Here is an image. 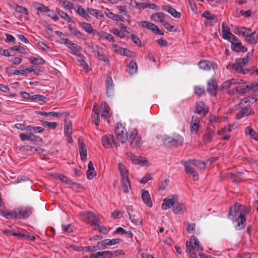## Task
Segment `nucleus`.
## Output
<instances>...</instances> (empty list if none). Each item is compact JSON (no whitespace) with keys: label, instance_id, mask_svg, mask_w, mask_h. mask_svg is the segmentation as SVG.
Instances as JSON below:
<instances>
[{"label":"nucleus","instance_id":"nucleus-1","mask_svg":"<svg viewBox=\"0 0 258 258\" xmlns=\"http://www.w3.org/2000/svg\"><path fill=\"white\" fill-rule=\"evenodd\" d=\"M209 161L202 162L196 160H189L186 162H182V164L185 167V170L187 174H189L194 171H196L194 167L199 168L201 169H204L206 165H208Z\"/></svg>","mask_w":258,"mask_h":258},{"label":"nucleus","instance_id":"nucleus-2","mask_svg":"<svg viewBox=\"0 0 258 258\" xmlns=\"http://www.w3.org/2000/svg\"><path fill=\"white\" fill-rule=\"evenodd\" d=\"M127 140H128L130 146L133 148H139L141 147L143 143L141 136L139 135L138 131L135 128L128 131Z\"/></svg>","mask_w":258,"mask_h":258},{"label":"nucleus","instance_id":"nucleus-3","mask_svg":"<svg viewBox=\"0 0 258 258\" xmlns=\"http://www.w3.org/2000/svg\"><path fill=\"white\" fill-rule=\"evenodd\" d=\"M115 134L117 139L123 144L126 143L128 137V132L126 131L125 128L121 124H117L115 128Z\"/></svg>","mask_w":258,"mask_h":258},{"label":"nucleus","instance_id":"nucleus-4","mask_svg":"<svg viewBox=\"0 0 258 258\" xmlns=\"http://www.w3.org/2000/svg\"><path fill=\"white\" fill-rule=\"evenodd\" d=\"M126 211L131 221L135 225H142L143 220H140L138 216V212L133 208L132 206L126 207Z\"/></svg>","mask_w":258,"mask_h":258},{"label":"nucleus","instance_id":"nucleus-5","mask_svg":"<svg viewBox=\"0 0 258 258\" xmlns=\"http://www.w3.org/2000/svg\"><path fill=\"white\" fill-rule=\"evenodd\" d=\"M216 127L214 125H208L206 131V133L203 137V142L207 144L212 141L215 136Z\"/></svg>","mask_w":258,"mask_h":258},{"label":"nucleus","instance_id":"nucleus-6","mask_svg":"<svg viewBox=\"0 0 258 258\" xmlns=\"http://www.w3.org/2000/svg\"><path fill=\"white\" fill-rule=\"evenodd\" d=\"M16 218L19 219L27 218L32 213L30 208L19 207L15 208Z\"/></svg>","mask_w":258,"mask_h":258},{"label":"nucleus","instance_id":"nucleus-7","mask_svg":"<svg viewBox=\"0 0 258 258\" xmlns=\"http://www.w3.org/2000/svg\"><path fill=\"white\" fill-rule=\"evenodd\" d=\"M139 25L143 28H146L152 31L156 34L163 35L164 33L162 32L155 24L148 21H141L139 23Z\"/></svg>","mask_w":258,"mask_h":258},{"label":"nucleus","instance_id":"nucleus-8","mask_svg":"<svg viewBox=\"0 0 258 258\" xmlns=\"http://www.w3.org/2000/svg\"><path fill=\"white\" fill-rule=\"evenodd\" d=\"M80 215L81 219L86 222H92L93 224L97 225V223L98 222V218L92 212H83L80 213Z\"/></svg>","mask_w":258,"mask_h":258},{"label":"nucleus","instance_id":"nucleus-9","mask_svg":"<svg viewBox=\"0 0 258 258\" xmlns=\"http://www.w3.org/2000/svg\"><path fill=\"white\" fill-rule=\"evenodd\" d=\"M101 141L103 146L105 148H110L113 145H115L116 147H117L119 146V144H117L115 142L114 137L111 134H107L103 136L102 138Z\"/></svg>","mask_w":258,"mask_h":258},{"label":"nucleus","instance_id":"nucleus-10","mask_svg":"<svg viewBox=\"0 0 258 258\" xmlns=\"http://www.w3.org/2000/svg\"><path fill=\"white\" fill-rule=\"evenodd\" d=\"M186 247L187 249L192 248L194 250L202 251L203 248L200 246V242L198 238L194 235L191 236L189 242L186 241Z\"/></svg>","mask_w":258,"mask_h":258},{"label":"nucleus","instance_id":"nucleus-11","mask_svg":"<svg viewBox=\"0 0 258 258\" xmlns=\"http://www.w3.org/2000/svg\"><path fill=\"white\" fill-rule=\"evenodd\" d=\"M207 90L210 95L213 96H216L217 85L216 80L214 77L212 78L208 81Z\"/></svg>","mask_w":258,"mask_h":258},{"label":"nucleus","instance_id":"nucleus-12","mask_svg":"<svg viewBox=\"0 0 258 258\" xmlns=\"http://www.w3.org/2000/svg\"><path fill=\"white\" fill-rule=\"evenodd\" d=\"M209 112V108L203 101H200L196 103V109L195 112L201 114L203 117H205Z\"/></svg>","mask_w":258,"mask_h":258},{"label":"nucleus","instance_id":"nucleus-13","mask_svg":"<svg viewBox=\"0 0 258 258\" xmlns=\"http://www.w3.org/2000/svg\"><path fill=\"white\" fill-rule=\"evenodd\" d=\"M177 199V197L174 196H170L164 199L162 205V210H165L171 207H173L175 204L176 203Z\"/></svg>","mask_w":258,"mask_h":258},{"label":"nucleus","instance_id":"nucleus-14","mask_svg":"<svg viewBox=\"0 0 258 258\" xmlns=\"http://www.w3.org/2000/svg\"><path fill=\"white\" fill-rule=\"evenodd\" d=\"M240 214V210L238 203H235L230 208L229 213L228 214V218L232 220H235L237 217H238Z\"/></svg>","mask_w":258,"mask_h":258},{"label":"nucleus","instance_id":"nucleus-15","mask_svg":"<svg viewBox=\"0 0 258 258\" xmlns=\"http://www.w3.org/2000/svg\"><path fill=\"white\" fill-rule=\"evenodd\" d=\"M200 126V119L197 116H192L190 123V130L192 134H197Z\"/></svg>","mask_w":258,"mask_h":258},{"label":"nucleus","instance_id":"nucleus-16","mask_svg":"<svg viewBox=\"0 0 258 258\" xmlns=\"http://www.w3.org/2000/svg\"><path fill=\"white\" fill-rule=\"evenodd\" d=\"M78 141L81 159L82 161H85L87 159V149L85 147V144L84 143L83 139L82 138H80Z\"/></svg>","mask_w":258,"mask_h":258},{"label":"nucleus","instance_id":"nucleus-17","mask_svg":"<svg viewBox=\"0 0 258 258\" xmlns=\"http://www.w3.org/2000/svg\"><path fill=\"white\" fill-rule=\"evenodd\" d=\"M231 49L235 52H245L247 48L243 46L241 42H235L231 44Z\"/></svg>","mask_w":258,"mask_h":258},{"label":"nucleus","instance_id":"nucleus-18","mask_svg":"<svg viewBox=\"0 0 258 258\" xmlns=\"http://www.w3.org/2000/svg\"><path fill=\"white\" fill-rule=\"evenodd\" d=\"M254 111L250 107H243L241 110L238 112L236 116L237 119L241 118L242 117L248 116L250 114H253Z\"/></svg>","mask_w":258,"mask_h":258},{"label":"nucleus","instance_id":"nucleus-19","mask_svg":"<svg viewBox=\"0 0 258 258\" xmlns=\"http://www.w3.org/2000/svg\"><path fill=\"white\" fill-rule=\"evenodd\" d=\"M235 221L237 223V225L235 226V229L236 230H241L245 227L246 220L244 216L239 215L238 217L235 219Z\"/></svg>","mask_w":258,"mask_h":258},{"label":"nucleus","instance_id":"nucleus-20","mask_svg":"<svg viewBox=\"0 0 258 258\" xmlns=\"http://www.w3.org/2000/svg\"><path fill=\"white\" fill-rule=\"evenodd\" d=\"M162 9L169 13L173 17L176 18H179L181 17V14L179 12H177L175 9L172 8L169 5L163 6Z\"/></svg>","mask_w":258,"mask_h":258},{"label":"nucleus","instance_id":"nucleus-21","mask_svg":"<svg viewBox=\"0 0 258 258\" xmlns=\"http://www.w3.org/2000/svg\"><path fill=\"white\" fill-rule=\"evenodd\" d=\"M122 240L119 238H114L112 239H106L98 242V245H112L120 243Z\"/></svg>","mask_w":258,"mask_h":258},{"label":"nucleus","instance_id":"nucleus-22","mask_svg":"<svg viewBox=\"0 0 258 258\" xmlns=\"http://www.w3.org/2000/svg\"><path fill=\"white\" fill-rule=\"evenodd\" d=\"M142 198L145 204L150 207L152 206V202L148 191L144 189L142 190Z\"/></svg>","mask_w":258,"mask_h":258},{"label":"nucleus","instance_id":"nucleus-23","mask_svg":"<svg viewBox=\"0 0 258 258\" xmlns=\"http://www.w3.org/2000/svg\"><path fill=\"white\" fill-rule=\"evenodd\" d=\"M34 8L37 10V14L40 15V13L43 14L48 12V8L42 4L35 3L33 4Z\"/></svg>","mask_w":258,"mask_h":258},{"label":"nucleus","instance_id":"nucleus-24","mask_svg":"<svg viewBox=\"0 0 258 258\" xmlns=\"http://www.w3.org/2000/svg\"><path fill=\"white\" fill-rule=\"evenodd\" d=\"M112 47L115 48V52L119 54H123L127 56L130 55L131 52L127 49L117 46L116 44H112Z\"/></svg>","mask_w":258,"mask_h":258},{"label":"nucleus","instance_id":"nucleus-25","mask_svg":"<svg viewBox=\"0 0 258 258\" xmlns=\"http://www.w3.org/2000/svg\"><path fill=\"white\" fill-rule=\"evenodd\" d=\"M77 10H76V9H75L76 13H77L79 15L83 17L84 19H85L87 21H89L90 19V17L88 14L87 10L86 11L84 8L79 6H77Z\"/></svg>","mask_w":258,"mask_h":258},{"label":"nucleus","instance_id":"nucleus-26","mask_svg":"<svg viewBox=\"0 0 258 258\" xmlns=\"http://www.w3.org/2000/svg\"><path fill=\"white\" fill-rule=\"evenodd\" d=\"M118 170L121 176V179L128 178V171L127 170L125 166L119 163L118 165Z\"/></svg>","mask_w":258,"mask_h":258},{"label":"nucleus","instance_id":"nucleus-27","mask_svg":"<svg viewBox=\"0 0 258 258\" xmlns=\"http://www.w3.org/2000/svg\"><path fill=\"white\" fill-rule=\"evenodd\" d=\"M87 12L90 15L95 17L98 19L101 20L104 17L103 13L101 11H99V10L96 9H94L92 8H88Z\"/></svg>","mask_w":258,"mask_h":258},{"label":"nucleus","instance_id":"nucleus-28","mask_svg":"<svg viewBox=\"0 0 258 258\" xmlns=\"http://www.w3.org/2000/svg\"><path fill=\"white\" fill-rule=\"evenodd\" d=\"M255 32H251V34L245 38V41L250 44H255L257 43L258 36H255Z\"/></svg>","mask_w":258,"mask_h":258},{"label":"nucleus","instance_id":"nucleus-29","mask_svg":"<svg viewBox=\"0 0 258 258\" xmlns=\"http://www.w3.org/2000/svg\"><path fill=\"white\" fill-rule=\"evenodd\" d=\"M64 134L66 136H71L72 132V123L71 120L68 119L64 120Z\"/></svg>","mask_w":258,"mask_h":258},{"label":"nucleus","instance_id":"nucleus-30","mask_svg":"<svg viewBox=\"0 0 258 258\" xmlns=\"http://www.w3.org/2000/svg\"><path fill=\"white\" fill-rule=\"evenodd\" d=\"M6 72L9 75V76H11L18 75L19 74L24 75L25 71L24 70H13V67H7L6 69Z\"/></svg>","mask_w":258,"mask_h":258},{"label":"nucleus","instance_id":"nucleus-31","mask_svg":"<svg viewBox=\"0 0 258 258\" xmlns=\"http://www.w3.org/2000/svg\"><path fill=\"white\" fill-rule=\"evenodd\" d=\"M200 67L205 70H210L213 68L212 63L207 60H203L199 62Z\"/></svg>","mask_w":258,"mask_h":258},{"label":"nucleus","instance_id":"nucleus-32","mask_svg":"<svg viewBox=\"0 0 258 258\" xmlns=\"http://www.w3.org/2000/svg\"><path fill=\"white\" fill-rule=\"evenodd\" d=\"M107 11H108V12L106 13V14L109 18L111 19L116 21H124L125 18L122 15L114 14L113 13L109 12L108 10H107Z\"/></svg>","mask_w":258,"mask_h":258},{"label":"nucleus","instance_id":"nucleus-33","mask_svg":"<svg viewBox=\"0 0 258 258\" xmlns=\"http://www.w3.org/2000/svg\"><path fill=\"white\" fill-rule=\"evenodd\" d=\"M151 18L155 21H159L163 24L165 21V15L161 12L157 13L152 15Z\"/></svg>","mask_w":258,"mask_h":258},{"label":"nucleus","instance_id":"nucleus-34","mask_svg":"<svg viewBox=\"0 0 258 258\" xmlns=\"http://www.w3.org/2000/svg\"><path fill=\"white\" fill-rule=\"evenodd\" d=\"M131 159L134 163L140 164L142 165H146L147 163L145 158L143 157H138L136 156H132Z\"/></svg>","mask_w":258,"mask_h":258},{"label":"nucleus","instance_id":"nucleus-35","mask_svg":"<svg viewBox=\"0 0 258 258\" xmlns=\"http://www.w3.org/2000/svg\"><path fill=\"white\" fill-rule=\"evenodd\" d=\"M249 60L245 56L243 58H239L236 59V62L237 63L236 68H243L247 66L249 62Z\"/></svg>","mask_w":258,"mask_h":258},{"label":"nucleus","instance_id":"nucleus-36","mask_svg":"<svg viewBox=\"0 0 258 258\" xmlns=\"http://www.w3.org/2000/svg\"><path fill=\"white\" fill-rule=\"evenodd\" d=\"M80 25L82 29L87 33L89 34H91L96 31L95 29H94L91 26V25L89 23L86 22L80 23Z\"/></svg>","mask_w":258,"mask_h":258},{"label":"nucleus","instance_id":"nucleus-37","mask_svg":"<svg viewBox=\"0 0 258 258\" xmlns=\"http://www.w3.org/2000/svg\"><path fill=\"white\" fill-rule=\"evenodd\" d=\"M257 95L254 94L243 99L239 103V105H242L244 103H254L257 100Z\"/></svg>","mask_w":258,"mask_h":258},{"label":"nucleus","instance_id":"nucleus-38","mask_svg":"<svg viewBox=\"0 0 258 258\" xmlns=\"http://www.w3.org/2000/svg\"><path fill=\"white\" fill-rule=\"evenodd\" d=\"M128 73L132 75L137 73L138 70V66L136 61H131L128 64H127Z\"/></svg>","mask_w":258,"mask_h":258},{"label":"nucleus","instance_id":"nucleus-39","mask_svg":"<svg viewBox=\"0 0 258 258\" xmlns=\"http://www.w3.org/2000/svg\"><path fill=\"white\" fill-rule=\"evenodd\" d=\"M23 148L24 149V150H26L27 151H31L33 149H34L35 151H39V153L42 155V156L41 157V158L42 159L46 160L47 159V156L43 153V152H45V151L44 150H42V149H41L40 148L37 149H36V148H35L34 147H32V146H25L23 147Z\"/></svg>","mask_w":258,"mask_h":258},{"label":"nucleus","instance_id":"nucleus-40","mask_svg":"<svg viewBox=\"0 0 258 258\" xmlns=\"http://www.w3.org/2000/svg\"><path fill=\"white\" fill-rule=\"evenodd\" d=\"M172 146L178 147L182 144L183 139L179 135H176L173 137Z\"/></svg>","mask_w":258,"mask_h":258},{"label":"nucleus","instance_id":"nucleus-41","mask_svg":"<svg viewBox=\"0 0 258 258\" xmlns=\"http://www.w3.org/2000/svg\"><path fill=\"white\" fill-rule=\"evenodd\" d=\"M122 187L124 193H128L131 189L128 178L121 179Z\"/></svg>","mask_w":258,"mask_h":258},{"label":"nucleus","instance_id":"nucleus-42","mask_svg":"<svg viewBox=\"0 0 258 258\" xmlns=\"http://www.w3.org/2000/svg\"><path fill=\"white\" fill-rule=\"evenodd\" d=\"M15 209L13 212H9L7 210H0V215L6 217V218H16Z\"/></svg>","mask_w":258,"mask_h":258},{"label":"nucleus","instance_id":"nucleus-43","mask_svg":"<svg viewBox=\"0 0 258 258\" xmlns=\"http://www.w3.org/2000/svg\"><path fill=\"white\" fill-rule=\"evenodd\" d=\"M202 17H205L207 20L210 21L211 22L215 23L217 22V18L213 15H212L209 11H205L202 15Z\"/></svg>","mask_w":258,"mask_h":258},{"label":"nucleus","instance_id":"nucleus-44","mask_svg":"<svg viewBox=\"0 0 258 258\" xmlns=\"http://www.w3.org/2000/svg\"><path fill=\"white\" fill-rule=\"evenodd\" d=\"M97 50H93V53L94 55L98 57V59L104 61V62L109 61V59L106 57L104 54L101 53L99 51V47L96 46Z\"/></svg>","mask_w":258,"mask_h":258},{"label":"nucleus","instance_id":"nucleus-45","mask_svg":"<svg viewBox=\"0 0 258 258\" xmlns=\"http://www.w3.org/2000/svg\"><path fill=\"white\" fill-rule=\"evenodd\" d=\"M109 251H99L93 254L91 257L93 258H106L109 257Z\"/></svg>","mask_w":258,"mask_h":258},{"label":"nucleus","instance_id":"nucleus-46","mask_svg":"<svg viewBox=\"0 0 258 258\" xmlns=\"http://www.w3.org/2000/svg\"><path fill=\"white\" fill-rule=\"evenodd\" d=\"M184 209H185L184 206L182 204L179 203L177 200L176 203L173 207L172 211L175 214H178Z\"/></svg>","mask_w":258,"mask_h":258},{"label":"nucleus","instance_id":"nucleus-47","mask_svg":"<svg viewBox=\"0 0 258 258\" xmlns=\"http://www.w3.org/2000/svg\"><path fill=\"white\" fill-rule=\"evenodd\" d=\"M245 134L246 135H250L251 138L255 140H257L258 135L257 134L250 126H247L245 128Z\"/></svg>","mask_w":258,"mask_h":258},{"label":"nucleus","instance_id":"nucleus-48","mask_svg":"<svg viewBox=\"0 0 258 258\" xmlns=\"http://www.w3.org/2000/svg\"><path fill=\"white\" fill-rule=\"evenodd\" d=\"M238 206L240 210L239 215H242L245 217V215H247L249 213L251 210V208L250 207L243 206L239 204H238Z\"/></svg>","mask_w":258,"mask_h":258},{"label":"nucleus","instance_id":"nucleus-49","mask_svg":"<svg viewBox=\"0 0 258 258\" xmlns=\"http://www.w3.org/2000/svg\"><path fill=\"white\" fill-rule=\"evenodd\" d=\"M240 84L237 82V80L234 79H232L225 81L222 85V88L228 89L233 84Z\"/></svg>","mask_w":258,"mask_h":258},{"label":"nucleus","instance_id":"nucleus-50","mask_svg":"<svg viewBox=\"0 0 258 258\" xmlns=\"http://www.w3.org/2000/svg\"><path fill=\"white\" fill-rule=\"evenodd\" d=\"M68 28H69L70 32L71 33V34H73L75 36H76L79 38H81L82 37V36H83L82 33H81L76 28L73 27L71 25H69L68 26Z\"/></svg>","mask_w":258,"mask_h":258},{"label":"nucleus","instance_id":"nucleus-51","mask_svg":"<svg viewBox=\"0 0 258 258\" xmlns=\"http://www.w3.org/2000/svg\"><path fill=\"white\" fill-rule=\"evenodd\" d=\"M101 248L99 246V245L96 246H85V247H82L81 250L82 251H94L100 249Z\"/></svg>","mask_w":258,"mask_h":258},{"label":"nucleus","instance_id":"nucleus-52","mask_svg":"<svg viewBox=\"0 0 258 258\" xmlns=\"http://www.w3.org/2000/svg\"><path fill=\"white\" fill-rule=\"evenodd\" d=\"M30 61L31 63L34 65H38L43 64L44 60L41 58H35L34 57H31L30 58Z\"/></svg>","mask_w":258,"mask_h":258},{"label":"nucleus","instance_id":"nucleus-53","mask_svg":"<svg viewBox=\"0 0 258 258\" xmlns=\"http://www.w3.org/2000/svg\"><path fill=\"white\" fill-rule=\"evenodd\" d=\"M58 178L61 181L64 182L65 181H67V177L64 176L62 174H58L57 173H49V178Z\"/></svg>","mask_w":258,"mask_h":258},{"label":"nucleus","instance_id":"nucleus-54","mask_svg":"<svg viewBox=\"0 0 258 258\" xmlns=\"http://www.w3.org/2000/svg\"><path fill=\"white\" fill-rule=\"evenodd\" d=\"M10 49L14 51H18L22 54H26V49L24 47L20 45H15L11 47Z\"/></svg>","mask_w":258,"mask_h":258},{"label":"nucleus","instance_id":"nucleus-55","mask_svg":"<svg viewBox=\"0 0 258 258\" xmlns=\"http://www.w3.org/2000/svg\"><path fill=\"white\" fill-rule=\"evenodd\" d=\"M248 85H245L243 86H239L237 87L238 93L239 94H245L247 92H249V89L248 88Z\"/></svg>","mask_w":258,"mask_h":258},{"label":"nucleus","instance_id":"nucleus-56","mask_svg":"<svg viewBox=\"0 0 258 258\" xmlns=\"http://www.w3.org/2000/svg\"><path fill=\"white\" fill-rule=\"evenodd\" d=\"M241 30L240 31V34L242 35L245 38L251 34V30L250 28H247L245 27H241Z\"/></svg>","mask_w":258,"mask_h":258},{"label":"nucleus","instance_id":"nucleus-57","mask_svg":"<svg viewBox=\"0 0 258 258\" xmlns=\"http://www.w3.org/2000/svg\"><path fill=\"white\" fill-rule=\"evenodd\" d=\"M101 105L103 106L104 109L103 112L101 113V116L104 117H107L109 114V107L105 102L102 103Z\"/></svg>","mask_w":258,"mask_h":258},{"label":"nucleus","instance_id":"nucleus-58","mask_svg":"<svg viewBox=\"0 0 258 258\" xmlns=\"http://www.w3.org/2000/svg\"><path fill=\"white\" fill-rule=\"evenodd\" d=\"M15 10L17 13L23 14L27 15L28 14V12L26 8L19 5L16 6Z\"/></svg>","mask_w":258,"mask_h":258},{"label":"nucleus","instance_id":"nucleus-59","mask_svg":"<svg viewBox=\"0 0 258 258\" xmlns=\"http://www.w3.org/2000/svg\"><path fill=\"white\" fill-rule=\"evenodd\" d=\"M163 25L167 30L170 32H176L177 31V29L175 28L174 26L170 25L167 21L163 22Z\"/></svg>","mask_w":258,"mask_h":258},{"label":"nucleus","instance_id":"nucleus-60","mask_svg":"<svg viewBox=\"0 0 258 258\" xmlns=\"http://www.w3.org/2000/svg\"><path fill=\"white\" fill-rule=\"evenodd\" d=\"M173 140V137L165 136L163 138V143L165 145L171 147Z\"/></svg>","mask_w":258,"mask_h":258},{"label":"nucleus","instance_id":"nucleus-61","mask_svg":"<svg viewBox=\"0 0 258 258\" xmlns=\"http://www.w3.org/2000/svg\"><path fill=\"white\" fill-rule=\"evenodd\" d=\"M58 13L62 18L67 21L68 22H71L72 21L71 18L66 13L63 12L62 11H59Z\"/></svg>","mask_w":258,"mask_h":258},{"label":"nucleus","instance_id":"nucleus-62","mask_svg":"<svg viewBox=\"0 0 258 258\" xmlns=\"http://www.w3.org/2000/svg\"><path fill=\"white\" fill-rule=\"evenodd\" d=\"M62 6L64 8H66L69 10H71L72 9H75V8L74 7L73 4L67 1H62Z\"/></svg>","mask_w":258,"mask_h":258},{"label":"nucleus","instance_id":"nucleus-63","mask_svg":"<svg viewBox=\"0 0 258 258\" xmlns=\"http://www.w3.org/2000/svg\"><path fill=\"white\" fill-rule=\"evenodd\" d=\"M72 53L75 54H77L78 52H79L81 47L76 43H74L70 48Z\"/></svg>","mask_w":258,"mask_h":258},{"label":"nucleus","instance_id":"nucleus-64","mask_svg":"<svg viewBox=\"0 0 258 258\" xmlns=\"http://www.w3.org/2000/svg\"><path fill=\"white\" fill-rule=\"evenodd\" d=\"M248 87L247 88L249 89V92L253 91V92H257L258 91V83H251L249 85H248Z\"/></svg>","mask_w":258,"mask_h":258}]
</instances>
